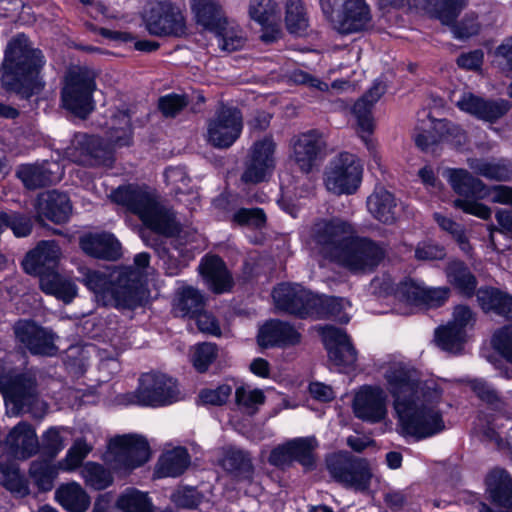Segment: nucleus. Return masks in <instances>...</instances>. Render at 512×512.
I'll use <instances>...</instances> for the list:
<instances>
[{
	"mask_svg": "<svg viewBox=\"0 0 512 512\" xmlns=\"http://www.w3.org/2000/svg\"><path fill=\"white\" fill-rule=\"evenodd\" d=\"M383 377L402 435L422 440L445 429L439 408L442 391L434 381H418L414 371L402 362L390 363Z\"/></svg>",
	"mask_w": 512,
	"mask_h": 512,
	"instance_id": "obj_1",
	"label": "nucleus"
},
{
	"mask_svg": "<svg viewBox=\"0 0 512 512\" xmlns=\"http://www.w3.org/2000/svg\"><path fill=\"white\" fill-rule=\"evenodd\" d=\"M44 64L42 52L33 48L24 34H19L8 43L5 50L2 82L9 90L29 98L44 86L40 76Z\"/></svg>",
	"mask_w": 512,
	"mask_h": 512,
	"instance_id": "obj_2",
	"label": "nucleus"
},
{
	"mask_svg": "<svg viewBox=\"0 0 512 512\" xmlns=\"http://www.w3.org/2000/svg\"><path fill=\"white\" fill-rule=\"evenodd\" d=\"M113 200L139 216L145 226L165 235L179 231V222L172 210L159 203L157 195L146 187H120L113 193Z\"/></svg>",
	"mask_w": 512,
	"mask_h": 512,
	"instance_id": "obj_3",
	"label": "nucleus"
},
{
	"mask_svg": "<svg viewBox=\"0 0 512 512\" xmlns=\"http://www.w3.org/2000/svg\"><path fill=\"white\" fill-rule=\"evenodd\" d=\"M113 200L139 216L145 226L165 235L179 231V222L172 210L159 203L157 195L146 187H120L113 193Z\"/></svg>",
	"mask_w": 512,
	"mask_h": 512,
	"instance_id": "obj_4",
	"label": "nucleus"
},
{
	"mask_svg": "<svg viewBox=\"0 0 512 512\" xmlns=\"http://www.w3.org/2000/svg\"><path fill=\"white\" fill-rule=\"evenodd\" d=\"M82 281L105 304L112 300L127 306L139 303L140 273L131 268H119L109 274L82 269Z\"/></svg>",
	"mask_w": 512,
	"mask_h": 512,
	"instance_id": "obj_5",
	"label": "nucleus"
},
{
	"mask_svg": "<svg viewBox=\"0 0 512 512\" xmlns=\"http://www.w3.org/2000/svg\"><path fill=\"white\" fill-rule=\"evenodd\" d=\"M0 391L13 414L28 412L35 418H42L47 412V404L39 399L36 379L30 373H4L0 366Z\"/></svg>",
	"mask_w": 512,
	"mask_h": 512,
	"instance_id": "obj_6",
	"label": "nucleus"
},
{
	"mask_svg": "<svg viewBox=\"0 0 512 512\" xmlns=\"http://www.w3.org/2000/svg\"><path fill=\"white\" fill-rule=\"evenodd\" d=\"M354 227L340 218H320L310 226L307 245L317 257L336 263Z\"/></svg>",
	"mask_w": 512,
	"mask_h": 512,
	"instance_id": "obj_7",
	"label": "nucleus"
},
{
	"mask_svg": "<svg viewBox=\"0 0 512 512\" xmlns=\"http://www.w3.org/2000/svg\"><path fill=\"white\" fill-rule=\"evenodd\" d=\"M385 255L386 250L381 243L359 236L354 230L335 264L354 275H364L372 273Z\"/></svg>",
	"mask_w": 512,
	"mask_h": 512,
	"instance_id": "obj_8",
	"label": "nucleus"
},
{
	"mask_svg": "<svg viewBox=\"0 0 512 512\" xmlns=\"http://www.w3.org/2000/svg\"><path fill=\"white\" fill-rule=\"evenodd\" d=\"M324 17L341 34L364 30L371 22L367 0H319Z\"/></svg>",
	"mask_w": 512,
	"mask_h": 512,
	"instance_id": "obj_9",
	"label": "nucleus"
},
{
	"mask_svg": "<svg viewBox=\"0 0 512 512\" xmlns=\"http://www.w3.org/2000/svg\"><path fill=\"white\" fill-rule=\"evenodd\" d=\"M96 89L95 74L86 67H72L64 77L61 101L64 108L86 117L93 109L92 94Z\"/></svg>",
	"mask_w": 512,
	"mask_h": 512,
	"instance_id": "obj_10",
	"label": "nucleus"
},
{
	"mask_svg": "<svg viewBox=\"0 0 512 512\" xmlns=\"http://www.w3.org/2000/svg\"><path fill=\"white\" fill-rule=\"evenodd\" d=\"M150 449L145 438L139 435H121L109 441L105 461L111 469L127 473L149 460Z\"/></svg>",
	"mask_w": 512,
	"mask_h": 512,
	"instance_id": "obj_11",
	"label": "nucleus"
},
{
	"mask_svg": "<svg viewBox=\"0 0 512 512\" xmlns=\"http://www.w3.org/2000/svg\"><path fill=\"white\" fill-rule=\"evenodd\" d=\"M363 165L356 155L342 152L333 157L325 168L324 184L336 194H353L362 181Z\"/></svg>",
	"mask_w": 512,
	"mask_h": 512,
	"instance_id": "obj_12",
	"label": "nucleus"
},
{
	"mask_svg": "<svg viewBox=\"0 0 512 512\" xmlns=\"http://www.w3.org/2000/svg\"><path fill=\"white\" fill-rule=\"evenodd\" d=\"M132 398V403L141 406L162 407L179 401L181 394L173 378L163 373L150 372L140 376Z\"/></svg>",
	"mask_w": 512,
	"mask_h": 512,
	"instance_id": "obj_13",
	"label": "nucleus"
},
{
	"mask_svg": "<svg viewBox=\"0 0 512 512\" xmlns=\"http://www.w3.org/2000/svg\"><path fill=\"white\" fill-rule=\"evenodd\" d=\"M327 468L337 482L356 490H366L372 477L368 462L348 453L330 456L327 459Z\"/></svg>",
	"mask_w": 512,
	"mask_h": 512,
	"instance_id": "obj_14",
	"label": "nucleus"
},
{
	"mask_svg": "<svg viewBox=\"0 0 512 512\" xmlns=\"http://www.w3.org/2000/svg\"><path fill=\"white\" fill-rule=\"evenodd\" d=\"M145 27L154 36H182L186 33V21L179 6L170 1L151 5L144 16Z\"/></svg>",
	"mask_w": 512,
	"mask_h": 512,
	"instance_id": "obj_15",
	"label": "nucleus"
},
{
	"mask_svg": "<svg viewBox=\"0 0 512 512\" xmlns=\"http://www.w3.org/2000/svg\"><path fill=\"white\" fill-rule=\"evenodd\" d=\"M242 128L240 111L232 107H221L208 122L207 141L214 147L228 148L239 138Z\"/></svg>",
	"mask_w": 512,
	"mask_h": 512,
	"instance_id": "obj_16",
	"label": "nucleus"
},
{
	"mask_svg": "<svg viewBox=\"0 0 512 512\" xmlns=\"http://www.w3.org/2000/svg\"><path fill=\"white\" fill-rule=\"evenodd\" d=\"M275 148L276 144L271 137L256 141L245 161L241 181L245 184H257L266 180L275 168Z\"/></svg>",
	"mask_w": 512,
	"mask_h": 512,
	"instance_id": "obj_17",
	"label": "nucleus"
},
{
	"mask_svg": "<svg viewBox=\"0 0 512 512\" xmlns=\"http://www.w3.org/2000/svg\"><path fill=\"white\" fill-rule=\"evenodd\" d=\"M272 298L279 311L307 317L315 307L317 295L298 284H280L274 288Z\"/></svg>",
	"mask_w": 512,
	"mask_h": 512,
	"instance_id": "obj_18",
	"label": "nucleus"
},
{
	"mask_svg": "<svg viewBox=\"0 0 512 512\" xmlns=\"http://www.w3.org/2000/svg\"><path fill=\"white\" fill-rule=\"evenodd\" d=\"M355 416L369 423H378L387 416V394L380 386H362L353 400Z\"/></svg>",
	"mask_w": 512,
	"mask_h": 512,
	"instance_id": "obj_19",
	"label": "nucleus"
},
{
	"mask_svg": "<svg viewBox=\"0 0 512 512\" xmlns=\"http://www.w3.org/2000/svg\"><path fill=\"white\" fill-rule=\"evenodd\" d=\"M14 333L17 341L33 355L53 356L57 353L54 334L33 322L19 321Z\"/></svg>",
	"mask_w": 512,
	"mask_h": 512,
	"instance_id": "obj_20",
	"label": "nucleus"
},
{
	"mask_svg": "<svg viewBox=\"0 0 512 512\" xmlns=\"http://www.w3.org/2000/svg\"><path fill=\"white\" fill-rule=\"evenodd\" d=\"M69 158L81 165L105 164L109 159V149L103 141L93 135L77 133L67 149Z\"/></svg>",
	"mask_w": 512,
	"mask_h": 512,
	"instance_id": "obj_21",
	"label": "nucleus"
},
{
	"mask_svg": "<svg viewBox=\"0 0 512 512\" xmlns=\"http://www.w3.org/2000/svg\"><path fill=\"white\" fill-rule=\"evenodd\" d=\"M291 147V159L302 172L309 173L316 165L319 154L325 148V142L319 132L311 130L294 137Z\"/></svg>",
	"mask_w": 512,
	"mask_h": 512,
	"instance_id": "obj_22",
	"label": "nucleus"
},
{
	"mask_svg": "<svg viewBox=\"0 0 512 512\" xmlns=\"http://www.w3.org/2000/svg\"><path fill=\"white\" fill-rule=\"evenodd\" d=\"M385 93V85L375 82L373 86L354 104L353 114L357 120L358 133L369 150L374 148L370 135L374 130V122L371 114L372 107Z\"/></svg>",
	"mask_w": 512,
	"mask_h": 512,
	"instance_id": "obj_23",
	"label": "nucleus"
},
{
	"mask_svg": "<svg viewBox=\"0 0 512 512\" xmlns=\"http://www.w3.org/2000/svg\"><path fill=\"white\" fill-rule=\"evenodd\" d=\"M322 337L328 351L329 360L339 368L352 367L357 360V352L347 334L336 327L322 328Z\"/></svg>",
	"mask_w": 512,
	"mask_h": 512,
	"instance_id": "obj_24",
	"label": "nucleus"
},
{
	"mask_svg": "<svg viewBox=\"0 0 512 512\" xmlns=\"http://www.w3.org/2000/svg\"><path fill=\"white\" fill-rule=\"evenodd\" d=\"M455 105L461 111L489 122L496 121L510 109L509 103L505 100H485L470 92H464L455 100Z\"/></svg>",
	"mask_w": 512,
	"mask_h": 512,
	"instance_id": "obj_25",
	"label": "nucleus"
},
{
	"mask_svg": "<svg viewBox=\"0 0 512 512\" xmlns=\"http://www.w3.org/2000/svg\"><path fill=\"white\" fill-rule=\"evenodd\" d=\"M486 489L493 503L507 508L495 511L482 504L479 512H512V477L502 468L492 469L485 479Z\"/></svg>",
	"mask_w": 512,
	"mask_h": 512,
	"instance_id": "obj_26",
	"label": "nucleus"
},
{
	"mask_svg": "<svg viewBox=\"0 0 512 512\" xmlns=\"http://www.w3.org/2000/svg\"><path fill=\"white\" fill-rule=\"evenodd\" d=\"M300 332L287 322L271 320L259 330L257 340L261 347L286 348L301 342Z\"/></svg>",
	"mask_w": 512,
	"mask_h": 512,
	"instance_id": "obj_27",
	"label": "nucleus"
},
{
	"mask_svg": "<svg viewBox=\"0 0 512 512\" xmlns=\"http://www.w3.org/2000/svg\"><path fill=\"white\" fill-rule=\"evenodd\" d=\"M60 255V248L55 241H42L26 255L23 268L29 274L41 276L48 271H54Z\"/></svg>",
	"mask_w": 512,
	"mask_h": 512,
	"instance_id": "obj_28",
	"label": "nucleus"
},
{
	"mask_svg": "<svg viewBox=\"0 0 512 512\" xmlns=\"http://www.w3.org/2000/svg\"><path fill=\"white\" fill-rule=\"evenodd\" d=\"M199 272L208 287L220 294L232 288L233 280L225 263L218 256H206L199 265Z\"/></svg>",
	"mask_w": 512,
	"mask_h": 512,
	"instance_id": "obj_29",
	"label": "nucleus"
},
{
	"mask_svg": "<svg viewBox=\"0 0 512 512\" xmlns=\"http://www.w3.org/2000/svg\"><path fill=\"white\" fill-rule=\"evenodd\" d=\"M6 445L19 459H27L38 451V438L35 430L27 422L18 423L7 435Z\"/></svg>",
	"mask_w": 512,
	"mask_h": 512,
	"instance_id": "obj_30",
	"label": "nucleus"
},
{
	"mask_svg": "<svg viewBox=\"0 0 512 512\" xmlns=\"http://www.w3.org/2000/svg\"><path fill=\"white\" fill-rule=\"evenodd\" d=\"M80 246L86 254L99 259L116 260L121 255V245L110 233L85 235Z\"/></svg>",
	"mask_w": 512,
	"mask_h": 512,
	"instance_id": "obj_31",
	"label": "nucleus"
},
{
	"mask_svg": "<svg viewBox=\"0 0 512 512\" xmlns=\"http://www.w3.org/2000/svg\"><path fill=\"white\" fill-rule=\"evenodd\" d=\"M72 212L69 197L65 193L50 191L44 194L38 202V215L55 223L68 221Z\"/></svg>",
	"mask_w": 512,
	"mask_h": 512,
	"instance_id": "obj_32",
	"label": "nucleus"
},
{
	"mask_svg": "<svg viewBox=\"0 0 512 512\" xmlns=\"http://www.w3.org/2000/svg\"><path fill=\"white\" fill-rule=\"evenodd\" d=\"M367 208L370 214L384 224H393L398 216V205L395 196L380 187L367 199Z\"/></svg>",
	"mask_w": 512,
	"mask_h": 512,
	"instance_id": "obj_33",
	"label": "nucleus"
},
{
	"mask_svg": "<svg viewBox=\"0 0 512 512\" xmlns=\"http://www.w3.org/2000/svg\"><path fill=\"white\" fill-rule=\"evenodd\" d=\"M468 165L474 173L488 180L505 182L512 179V162L507 159L472 158Z\"/></svg>",
	"mask_w": 512,
	"mask_h": 512,
	"instance_id": "obj_34",
	"label": "nucleus"
},
{
	"mask_svg": "<svg viewBox=\"0 0 512 512\" xmlns=\"http://www.w3.org/2000/svg\"><path fill=\"white\" fill-rule=\"evenodd\" d=\"M39 284L44 293L52 295L65 303L71 302L77 294L76 285L69 278L55 271L41 274Z\"/></svg>",
	"mask_w": 512,
	"mask_h": 512,
	"instance_id": "obj_35",
	"label": "nucleus"
},
{
	"mask_svg": "<svg viewBox=\"0 0 512 512\" xmlns=\"http://www.w3.org/2000/svg\"><path fill=\"white\" fill-rule=\"evenodd\" d=\"M59 169L56 163L43 165L22 166L17 175L29 189H36L55 183L59 180V175L54 171Z\"/></svg>",
	"mask_w": 512,
	"mask_h": 512,
	"instance_id": "obj_36",
	"label": "nucleus"
},
{
	"mask_svg": "<svg viewBox=\"0 0 512 512\" xmlns=\"http://www.w3.org/2000/svg\"><path fill=\"white\" fill-rule=\"evenodd\" d=\"M132 140V128L130 116L125 111H117L109 121L106 133L105 146L111 153L112 147H123L130 144Z\"/></svg>",
	"mask_w": 512,
	"mask_h": 512,
	"instance_id": "obj_37",
	"label": "nucleus"
},
{
	"mask_svg": "<svg viewBox=\"0 0 512 512\" xmlns=\"http://www.w3.org/2000/svg\"><path fill=\"white\" fill-rule=\"evenodd\" d=\"M57 502L68 512H86L90 497L76 482L61 485L55 492Z\"/></svg>",
	"mask_w": 512,
	"mask_h": 512,
	"instance_id": "obj_38",
	"label": "nucleus"
},
{
	"mask_svg": "<svg viewBox=\"0 0 512 512\" xmlns=\"http://www.w3.org/2000/svg\"><path fill=\"white\" fill-rule=\"evenodd\" d=\"M444 176L453 190L460 195H473L481 198L486 185L465 169H446Z\"/></svg>",
	"mask_w": 512,
	"mask_h": 512,
	"instance_id": "obj_39",
	"label": "nucleus"
},
{
	"mask_svg": "<svg viewBox=\"0 0 512 512\" xmlns=\"http://www.w3.org/2000/svg\"><path fill=\"white\" fill-rule=\"evenodd\" d=\"M190 457L187 450L177 447L166 451L159 459L156 474L158 477H177L189 466Z\"/></svg>",
	"mask_w": 512,
	"mask_h": 512,
	"instance_id": "obj_40",
	"label": "nucleus"
},
{
	"mask_svg": "<svg viewBox=\"0 0 512 512\" xmlns=\"http://www.w3.org/2000/svg\"><path fill=\"white\" fill-rule=\"evenodd\" d=\"M350 302L344 298L318 296L315 307L311 309L310 316L317 318L332 317L340 323H347L350 320L347 308Z\"/></svg>",
	"mask_w": 512,
	"mask_h": 512,
	"instance_id": "obj_41",
	"label": "nucleus"
},
{
	"mask_svg": "<svg viewBox=\"0 0 512 512\" xmlns=\"http://www.w3.org/2000/svg\"><path fill=\"white\" fill-rule=\"evenodd\" d=\"M191 7L197 22L211 31L220 29L226 20L216 0H192Z\"/></svg>",
	"mask_w": 512,
	"mask_h": 512,
	"instance_id": "obj_42",
	"label": "nucleus"
},
{
	"mask_svg": "<svg viewBox=\"0 0 512 512\" xmlns=\"http://www.w3.org/2000/svg\"><path fill=\"white\" fill-rule=\"evenodd\" d=\"M477 299L483 310L512 318V296L494 288H481L477 292Z\"/></svg>",
	"mask_w": 512,
	"mask_h": 512,
	"instance_id": "obj_43",
	"label": "nucleus"
},
{
	"mask_svg": "<svg viewBox=\"0 0 512 512\" xmlns=\"http://www.w3.org/2000/svg\"><path fill=\"white\" fill-rule=\"evenodd\" d=\"M448 282L460 293L471 296L477 287L476 277L466 264L459 260H452L445 269Z\"/></svg>",
	"mask_w": 512,
	"mask_h": 512,
	"instance_id": "obj_44",
	"label": "nucleus"
},
{
	"mask_svg": "<svg viewBox=\"0 0 512 512\" xmlns=\"http://www.w3.org/2000/svg\"><path fill=\"white\" fill-rule=\"evenodd\" d=\"M204 308V296L191 286L183 287L178 291L175 310L182 316H194Z\"/></svg>",
	"mask_w": 512,
	"mask_h": 512,
	"instance_id": "obj_45",
	"label": "nucleus"
},
{
	"mask_svg": "<svg viewBox=\"0 0 512 512\" xmlns=\"http://www.w3.org/2000/svg\"><path fill=\"white\" fill-rule=\"evenodd\" d=\"M249 16L261 26L271 25L280 19V9L274 0H250Z\"/></svg>",
	"mask_w": 512,
	"mask_h": 512,
	"instance_id": "obj_46",
	"label": "nucleus"
},
{
	"mask_svg": "<svg viewBox=\"0 0 512 512\" xmlns=\"http://www.w3.org/2000/svg\"><path fill=\"white\" fill-rule=\"evenodd\" d=\"M222 466L225 470L249 477L252 471V464L249 455L237 448L230 447L224 452Z\"/></svg>",
	"mask_w": 512,
	"mask_h": 512,
	"instance_id": "obj_47",
	"label": "nucleus"
},
{
	"mask_svg": "<svg viewBox=\"0 0 512 512\" xmlns=\"http://www.w3.org/2000/svg\"><path fill=\"white\" fill-rule=\"evenodd\" d=\"M466 337L464 332H461V330L456 329L449 323L439 327L435 331V341L437 345L441 349L453 353H457L462 349Z\"/></svg>",
	"mask_w": 512,
	"mask_h": 512,
	"instance_id": "obj_48",
	"label": "nucleus"
},
{
	"mask_svg": "<svg viewBox=\"0 0 512 512\" xmlns=\"http://www.w3.org/2000/svg\"><path fill=\"white\" fill-rule=\"evenodd\" d=\"M426 119H420V124L416 128L415 144L423 151H429L432 146L442 141L443 134L441 131H436L431 122L437 121L436 119L430 118V115L423 111Z\"/></svg>",
	"mask_w": 512,
	"mask_h": 512,
	"instance_id": "obj_49",
	"label": "nucleus"
},
{
	"mask_svg": "<svg viewBox=\"0 0 512 512\" xmlns=\"http://www.w3.org/2000/svg\"><path fill=\"white\" fill-rule=\"evenodd\" d=\"M87 486L94 490L107 488L113 481L111 473L102 465L95 462H87L80 471Z\"/></svg>",
	"mask_w": 512,
	"mask_h": 512,
	"instance_id": "obj_50",
	"label": "nucleus"
},
{
	"mask_svg": "<svg viewBox=\"0 0 512 512\" xmlns=\"http://www.w3.org/2000/svg\"><path fill=\"white\" fill-rule=\"evenodd\" d=\"M0 472L2 474L1 483L5 488L19 496L28 494L29 489L27 481L16 465L2 463L0 464Z\"/></svg>",
	"mask_w": 512,
	"mask_h": 512,
	"instance_id": "obj_51",
	"label": "nucleus"
},
{
	"mask_svg": "<svg viewBox=\"0 0 512 512\" xmlns=\"http://www.w3.org/2000/svg\"><path fill=\"white\" fill-rule=\"evenodd\" d=\"M286 27L290 33L301 34L308 27V19L302 1L289 0L286 5Z\"/></svg>",
	"mask_w": 512,
	"mask_h": 512,
	"instance_id": "obj_52",
	"label": "nucleus"
},
{
	"mask_svg": "<svg viewBox=\"0 0 512 512\" xmlns=\"http://www.w3.org/2000/svg\"><path fill=\"white\" fill-rule=\"evenodd\" d=\"M265 396L262 390L249 386H240L235 390V403L237 407L248 414H253L264 403Z\"/></svg>",
	"mask_w": 512,
	"mask_h": 512,
	"instance_id": "obj_53",
	"label": "nucleus"
},
{
	"mask_svg": "<svg viewBox=\"0 0 512 512\" xmlns=\"http://www.w3.org/2000/svg\"><path fill=\"white\" fill-rule=\"evenodd\" d=\"M425 286L421 283L407 279L396 286L395 298L404 304L421 306L423 303Z\"/></svg>",
	"mask_w": 512,
	"mask_h": 512,
	"instance_id": "obj_54",
	"label": "nucleus"
},
{
	"mask_svg": "<svg viewBox=\"0 0 512 512\" xmlns=\"http://www.w3.org/2000/svg\"><path fill=\"white\" fill-rule=\"evenodd\" d=\"M216 33L218 46L227 52H233L243 47L245 38L242 31L236 26H230L227 20L222 23V27L214 30Z\"/></svg>",
	"mask_w": 512,
	"mask_h": 512,
	"instance_id": "obj_55",
	"label": "nucleus"
},
{
	"mask_svg": "<svg viewBox=\"0 0 512 512\" xmlns=\"http://www.w3.org/2000/svg\"><path fill=\"white\" fill-rule=\"evenodd\" d=\"M470 387L476 396L485 402L491 409L501 412L506 407L505 400L486 381L474 379L470 381Z\"/></svg>",
	"mask_w": 512,
	"mask_h": 512,
	"instance_id": "obj_56",
	"label": "nucleus"
},
{
	"mask_svg": "<svg viewBox=\"0 0 512 512\" xmlns=\"http://www.w3.org/2000/svg\"><path fill=\"white\" fill-rule=\"evenodd\" d=\"M29 472L35 484L43 491L52 489L58 474L57 468L47 461H34Z\"/></svg>",
	"mask_w": 512,
	"mask_h": 512,
	"instance_id": "obj_57",
	"label": "nucleus"
},
{
	"mask_svg": "<svg viewBox=\"0 0 512 512\" xmlns=\"http://www.w3.org/2000/svg\"><path fill=\"white\" fill-rule=\"evenodd\" d=\"M293 459L303 466L310 468L314 465V451L318 446L315 437H300L291 440Z\"/></svg>",
	"mask_w": 512,
	"mask_h": 512,
	"instance_id": "obj_58",
	"label": "nucleus"
},
{
	"mask_svg": "<svg viewBox=\"0 0 512 512\" xmlns=\"http://www.w3.org/2000/svg\"><path fill=\"white\" fill-rule=\"evenodd\" d=\"M92 449V445L88 444L85 439H76L68 449L65 458L59 463V468L65 471L75 470L81 465Z\"/></svg>",
	"mask_w": 512,
	"mask_h": 512,
	"instance_id": "obj_59",
	"label": "nucleus"
},
{
	"mask_svg": "<svg viewBox=\"0 0 512 512\" xmlns=\"http://www.w3.org/2000/svg\"><path fill=\"white\" fill-rule=\"evenodd\" d=\"M467 0H437L433 4L436 17L445 25H451L466 5Z\"/></svg>",
	"mask_w": 512,
	"mask_h": 512,
	"instance_id": "obj_60",
	"label": "nucleus"
},
{
	"mask_svg": "<svg viewBox=\"0 0 512 512\" xmlns=\"http://www.w3.org/2000/svg\"><path fill=\"white\" fill-rule=\"evenodd\" d=\"M0 215L5 218L2 221L3 230L10 228L16 237H25L30 234L32 229V222L28 216L17 212H0Z\"/></svg>",
	"mask_w": 512,
	"mask_h": 512,
	"instance_id": "obj_61",
	"label": "nucleus"
},
{
	"mask_svg": "<svg viewBox=\"0 0 512 512\" xmlns=\"http://www.w3.org/2000/svg\"><path fill=\"white\" fill-rule=\"evenodd\" d=\"M217 356L216 345L212 343L197 344L193 348L192 363L199 372H205Z\"/></svg>",
	"mask_w": 512,
	"mask_h": 512,
	"instance_id": "obj_62",
	"label": "nucleus"
},
{
	"mask_svg": "<svg viewBox=\"0 0 512 512\" xmlns=\"http://www.w3.org/2000/svg\"><path fill=\"white\" fill-rule=\"evenodd\" d=\"M493 348L508 362L512 363V325L495 331L491 340Z\"/></svg>",
	"mask_w": 512,
	"mask_h": 512,
	"instance_id": "obj_63",
	"label": "nucleus"
},
{
	"mask_svg": "<svg viewBox=\"0 0 512 512\" xmlns=\"http://www.w3.org/2000/svg\"><path fill=\"white\" fill-rule=\"evenodd\" d=\"M165 179L176 194L190 192V177L184 167H169L165 171Z\"/></svg>",
	"mask_w": 512,
	"mask_h": 512,
	"instance_id": "obj_64",
	"label": "nucleus"
}]
</instances>
